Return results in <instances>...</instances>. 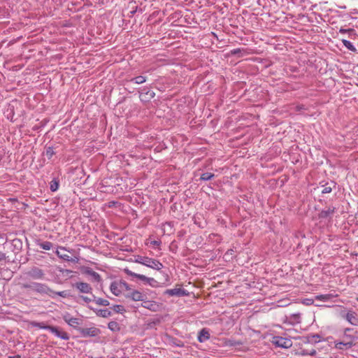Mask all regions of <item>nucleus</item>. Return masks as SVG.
<instances>
[{"label":"nucleus","mask_w":358,"mask_h":358,"mask_svg":"<svg viewBox=\"0 0 358 358\" xmlns=\"http://www.w3.org/2000/svg\"><path fill=\"white\" fill-rule=\"evenodd\" d=\"M33 290L37 293L47 294L50 297H53V295L51 294V289L45 284L34 282Z\"/></svg>","instance_id":"6"},{"label":"nucleus","mask_w":358,"mask_h":358,"mask_svg":"<svg viewBox=\"0 0 358 358\" xmlns=\"http://www.w3.org/2000/svg\"><path fill=\"white\" fill-rule=\"evenodd\" d=\"M59 181L57 178H54L50 183V189L52 192H55L59 188Z\"/></svg>","instance_id":"28"},{"label":"nucleus","mask_w":358,"mask_h":358,"mask_svg":"<svg viewBox=\"0 0 358 358\" xmlns=\"http://www.w3.org/2000/svg\"><path fill=\"white\" fill-rule=\"evenodd\" d=\"M55 154V152H54V148L52 146H49L46 148L45 155L47 156L48 159H50Z\"/></svg>","instance_id":"30"},{"label":"nucleus","mask_w":358,"mask_h":358,"mask_svg":"<svg viewBox=\"0 0 358 358\" xmlns=\"http://www.w3.org/2000/svg\"><path fill=\"white\" fill-rule=\"evenodd\" d=\"M197 336H210V331L207 328H203L199 331Z\"/></svg>","instance_id":"34"},{"label":"nucleus","mask_w":358,"mask_h":358,"mask_svg":"<svg viewBox=\"0 0 358 358\" xmlns=\"http://www.w3.org/2000/svg\"><path fill=\"white\" fill-rule=\"evenodd\" d=\"M314 300L313 299H305L303 300V303L306 306H310L313 304Z\"/></svg>","instance_id":"39"},{"label":"nucleus","mask_w":358,"mask_h":358,"mask_svg":"<svg viewBox=\"0 0 358 358\" xmlns=\"http://www.w3.org/2000/svg\"><path fill=\"white\" fill-rule=\"evenodd\" d=\"M85 273H87V275H90L93 280L96 282H101V275L96 273V271H93L92 268H87L85 271Z\"/></svg>","instance_id":"19"},{"label":"nucleus","mask_w":358,"mask_h":358,"mask_svg":"<svg viewBox=\"0 0 358 358\" xmlns=\"http://www.w3.org/2000/svg\"><path fill=\"white\" fill-rule=\"evenodd\" d=\"M124 271L128 275H130V276H132V277H134V278H138V273H136L130 271L129 268H124Z\"/></svg>","instance_id":"36"},{"label":"nucleus","mask_w":358,"mask_h":358,"mask_svg":"<svg viewBox=\"0 0 358 358\" xmlns=\"http://www.w3.org/2000/svg\"><path fill=\"white\" fill-rule=\"evenodd\" d=\"M124 271L128 275H130V276H132V277H134V278H138V273H136L130 271L129 268H124Z\"/></svg>","instance_id":"37"},{"label":"nucleus","mask_w":358,"mask_h":358,"mask_svg":"<svg viewBox=\"0 0 358 358\" xmlns=\"http://www.w3.org/2000/svg\"><path fill=\"white\" fill-rule=\"evenodd\" d=\"M271 342L276 346L282 348H289L292 345V341L288 337H272Z\"/></svg>","instance_id":"4"},{"label":"nucleus","mask_w":358,"mask_h":358,"mask_svg":"<svg viewBox=\"0 0 358 358\" xmlns=\"http://www.w3.org/2000/svg\"><path fill=\"white\" fill-rule=\"evenodd\" d=\"M323 182H324L322 181L320 183V187L322 188V194H329L332 191L333 189H335L336 187L337 184L334 180H330L325 183Z\"/></svg>","instance_id":"15"},{"label":"nucleus","mask_w":358,"mask_h":358,"mask_svg":"<svg viewBox=\"0 0 358 358\" xmlns=\"http://www.w3.org/2000/svg\"><path fill=\"white\" fill-rule=\"evenodd\" d=\"M338 296V294L329 293L326 294H318L315 296V299L318 301H327L332 298Z\"/></svg>","instance_id":"18"},{"label":"nucleus","mask_w":358,"mask_h":358,"mask_svg":"<svg viewBox=\"0 0 358 358\" xmlns=\"http://www.w3.org/2000/svg\"><path fill=\"white\" fill-rule=\"evenodd\" d=\"M143 265L157 271H160L164 268L163 264L159 260L148 257H146Z\"/></svg>","instance_id":"8"},{"label":"nucleus","mask_w":358,"mask_h":358,"mask_svg":"<svg viewBox=\"0 0 358 358\" xmlns=\"http://www.w3.org/2000/svg\"><path fill=\"white\" fill-rule=\"evenodd\" d=\"M113 309L116 313H122L124 311H125L124 307L122 305H114L113 306Z\"/></svg>","instance_id":"32"},{"label":"nucleus","mask_w":358,"mask_h":358,"mask_svg":"<svg viewBox=\"0 0 358 358\" xmlns=\"http://www.w3.org/2000/svg\"><path fill=\"white\" fill-rule=\"evenodd\" d=\"M285 323L287 324H298L301 323V313H293L289 315H285L284 320Z\"/></svg>","instance_id":"13"},{"label":"nucleus","mask_w":358,"mask_h":358,"mask_svg":"<svg viewBox=\"0 0 358 358\" xmlns=\"http://www.w3.org/2000/svg\"><path fill=\"white\" fill-rule=\"evenodd\" d=\"M146 80H147V78L145 76H138L134 78H132L130 80V82L134 83L135 84L140 85V84L144 83Z\"/></svg>","instance_id":"23"},{"label":"nucleus","mask_w":358,"mask_h":358,"mask_svg":"<svg viewBox=\"0 0 358 358\" xmlns=\"http://www.w3.org/2000/svg\"><path fill=\"white\" fill-rule=\"evenodd\" d=\"M110 289L115 296H118L123 291H130L131 288L126 281L118 280L111 282Z\"/></svg>","instance_id":"2"},{"label":"nucleus","mask_w":358,"mask_h":358,"mask_svg":"<svg viewBox=\"0 0 358 358\" xmlns=\"http://www.w3.org/2000/svg\"><path fill=\"white\" fill-rule=\"evenodd\" d=\"M93 301H94L95 303L98 305L108 306L110 304L109 301L106 299H103L102 298H96L95 296H93Z\"/></svg>","instance_id":"27"},{"label":"nucleus","mask_w":358,"mask_h":358,"mask_svg":"<svg viewBox=\"0 0 358 358\" xmlns=\"http://www.w3.org/2000/svg\"><path fill=\"white\" fill-rule=\"evenodd\" d=\"M146 283L150 285L152 287H157L158 284L157 281L155 280L153 278H149Z\"/></svg>","instance_id":"33"},{"label":"nucleus","mask_w":358,"mask_h":358,"mask_svg":"<svg viewBox=\"0 0 358 358\" xmlns=\"http://www.w3.org/2000/svg\"><path fill=\"white\" fill-rule=\"evenodd\" d=\"M89 308L92 310H93L96 315L98 316V317H108L111 315V311L108 309V308H105V309H98V308H94L91 306H89Z\"/></svg>","instance_id":"16"},{"label":"nucleus","mask_w":358,"mask_h":358,"mask_svg":"<svg viewBox=\"0 0 358 358\" xmlns=\"http://www.w3.org/2000/svg\"><path fill=\"white\" fill-rule=\"evenodd\" d=\"M36 243L37 245L45 250H50L53 245V244L50 241L41 242L39 240L36 241Z\"/></svg>","instance_id":"21"},{"label":"nucleus","mask_w":358,"mask_h":358,"mask_svg":"<svg viewBox=\"0 0 358 358\" xmlns=\"http://www.w3.org/2000/svg\"><path fill=\"white\" fill-rule=\"evenodd\" d=\"M34 327H38L41 329L49 330L51 333L55 334V336H66V333H60L57 329L55 327L49 326L45 324L44 322H32Z\"/></svg>","instance_id":"7"},{"label":"nucleus","mask_w":358,"mask_h":358,"mask_svg":"<svg viewBox=\"0 0 358 358\" xmlns=\"http://www.w3.org/2000/svg\"><path fill=\"white\" fill-rule=\"evenodd\" d=\"M145 301H146V303H144V305H143V306L144 308H148V301H146V300H145Z\"/></svg>","instance_id":"53"},{"label":"nucleus","mask_w":358,"mask_h":358,"mask_svg":"<svg viewBox=\"0 0 358 358\" xmlns=\"http://www.w3.org/2000/svg\"><path fill=\"white\" fill-rule=\"evenodd\" d=\"M169 338L170 339L169 342L170 343H172L173 344H175L177 346H180L181 344L179 343H176L173 340H174V337H169Z\"/></svg>","instance_id":"44"},{"label":"nucleus","mask_w":358,"mask_h":358,"mask_svg":"<svg viewBox=\"0 0 358 358\" xmlns=\"http://www.w3.org/2000/svg\"><path fill=\"white\" fill-rule=\"evenodd\" d=\"M117 202L115 201H111L108 203V207L114 206Z\"/></svg>","instance_id":"48"},{"label":"nucleus","mask_w":358,"mask_h":358,"mask_svg":"<svg viewBox=\"0 0 358 358\" xmlns=\"http://www.w3.org/2000/svg\"><path fill=\"white\" fill-rule=\"evenodd\" d=\"M346 320L353 325L358 324V317L357 315L354 311H348L345 315Z\"/></svg>","instance_id":"17"},{"label":"nucleus","mask_w":358,"mask_h":358,"mask_svg":"<svg viewBox=\"0 0 358 358\" xmlns=\"http://www.w3.org/2000/svg\"><path fill=\"white\" fill-rule=\"evenodd\" d=\"M61 250H63V251H68V252H71L73 250H68L65 247H63V246H59L57 248V250L55 251V254L57 255V257L64 261H66V262H78V259L76 258V259H72L69 255L67 254H64V253H62L61 252Z\"/></svg>","instance_id":"11"},{"label":"nucleus","mask_w":358,"mask_h":358,"mask_svg":"<svg viewBox=\"0 0 358 358\" xmlns=\"http://www.w3.org/2000/svg\"><path fill=\"white\" fill-rule=\"evenodd\" d=\"M276 328H278V329H282L281 327L278 326V325L276 326Z\"/></svg>","instance_id":"56"},{"label":"nucleus","mask_w":358,"mask_h":358,"mask_svg":"<svg viewBox=\"0 0 358 358\" xmlns=\"http://www.w3.org/2000/svg\"><path fill=\"white\" fill-rule=\"evenodd\" d=\"M65 272H66V273H71V270H68V269H66V270L65 271Z\"/></svg>","instance_id":"55"},{"label":"nucleus","mask_w":358,"mask_h":358,"mask_svg":"<svg viewBox=\"0 0 358 358\" xmlns=\"http://www.w3.org/2000/svg\"><path fill=\"white\" fill-rule=\"evenodd\" d=\"M341 41H342V43L343 44V45L349 50H350L352 52L357 51L356 48L354 46V45L350 41L346 40V39H343Z\"/></svg>","instance_id":"24"},{"label":"nucleus","mask_w":358,"mask_h":358,"mask_svg":"<svg viewBox=\"0 0 358 358\" xmlns=\"http://www.w3.org/2000/svg\"><path fill=\"white\" fill-rule=\"evenodd\" d=\"M20 287L22 289H33V286L34 285V282L31 283H20Z\"/></svg>","instance_id":"35"},{"label":"nucleus","mask_w":358,"mask_h":358,"mask_svg":"<svg viewBox=\"0 0 358 358\" xmlns=\"http://www.w3.org/2000/svg\"><path fill=\"white\" fill-rule=\"evenodd\" d=\"M137 278L141 280H142V281H143V282H145L146 283V282L148 281L149 278L145 276V275H144L138 274Z\"/></svg>","instance_id":"41"},{"label":"nucleus","mask_w":358,"mask_h":358,"mask_svg":"<svg viewBox=\"0 0 358 358\" xmlns=\"http://www.w3.org/2000/svg\"><path fill=\"white\" fill-rule=\"evenodd\" d=\"M355 31V29H343L341 28L339 29V32L341 34H346V33H353Z\"/></svg>","instance_id":"38"},{"label":"nucleus","mask_w":358,"mask_h":358,"mask_svg":"<svg viewBox=\"0 0 358 358\" xmlns=\"http://www.w3.org/2000/svg\"><path fill=\"white\" fill-rule=\"evenodd\" d=\"M336 210L334 206H329L327 208L322 209L318 214L319 219L331 218L333 215Z\"/></svg>","instance_id":"12"},{"label":"nucleus","mask_w":358,"mask_h":358,"mask_svg":"<svg viewBox=\"0 0 358 358\" xmlns=\"http://www.w3.org/2000/svg\"><path fill=\"white\" fill-rule=\"evenodd\" d=\"M164 294H167L169 296H187L189 293L187 290L183 288H173L170 289H166L164 291Z\"/></svg>","instance_id":"9"},{"label":"nucleus","mask_w":358,"mask_h":358,"mask_svg":"<svg viewBox=\"0 0 358 358\" xmlns=\"http://www.w3.org/2000/svg\"><path fill=\"white\" fill-rule=\"evenodd\" d=\"M73 287L77 289L80 293L92 294V288L91 285L87 282H77L73 284Z\"/></svg>","instance_id":"10"},{"label":"nucleus","mask_w":358,"mask_h":358,"mask_svg":"<svg viewBox=\"0 0 358 358\" xmlns=\"http://www.w3.org/2000/svg\"><path fill=\"white\" fill-rule=\"evenodd\" d=\"M229 345H234V343H229Z\"/></svg>","instance_id":"58"},{"label":"nucleus","mask_w":358,"mask_h":358,"mask_svg":"<svg viewBox=\"0 0 358 358\" xmlns=\"http://www.w3.org/2000/svg\"><path fill=\"white\" fill-rule=\"evenodd\" d=\"M8 358H20V356L19 355H15V356H9Z\"/></svg>","instance_id":"50"},{"label":"nucleus","mask_w":358,"mask_h":358,"mask_svg":"<svg viewBox=\"0 0 358 358\" xmlns=\"http://www.w3.org/2000/svg\"><path fill=\"white\" fill-rule=\"evenodd\" d=\"M352 345V341H342L336 343V348L341 350H347Z\"/></svg>","instance_id":"20"},{"label":"nucleus","mask_w":358,"mask_h":358,"mask_svg":"<svg viewBox=\"0 0 358 358\" xmlns=\"http://www.w3.org/2000/svg\"><path fill=\"white\" fill-rule=\"evenodd\" d=\"M357 301H358V298H357Z\"/></svg>","instance_id":"59"},{"label":"nucleus","mask_w":358,"mask_h":358,"mask_svg":"<svg viewBox=\"0 0 358 358\" xmlns=\"http://www.w3.org/2000/svg\"><path fill=\"white\" fill-rule=\"evenodd\" d=\"M214 177H215L214 173L206 172V173L201 174V176L200 177V180L208 181V180H211L212 178H213Z\"/></svg>","instance_id":"29"},{"label":"nucleus","mask_w":358,"mask_h":358,"mask_svg":"<svg viewBox=\"0 0 358 358\" xmlns=\"http://www.w3.org/2000/svg\"><path fill=\"white\" fill-rule=\"evenodd\" d=\"M138 92L140 100L144 103L149 102L155 96V93L146 86L143 87Z\"/></svg>","instance_id":"3"},{"label":"nucleus","mask_w":358,"mask_h":358,"mask_svg":"<svg viewBox=\"0 0 358 358\" xmlns=\"http://www.w3.org/2000/svg\"><path fill=\"white\" fill-rule=\"evenodd\" d=\"M137 10H138V6H135V8H133V10L130 11V17H132L137 12Z\"/></svg>","instance_id":"45"},{"label":"nucleus","mask_w":358,"mask_h":358,"mask_svg":"<svg viewBox=\"0 0 358 358\" xmlns=\"http://www.w3.org/2000/svg\"><path fill=\"white\" fill-rule=\"evenodd\" d=\"M6 255L4 252L0 251V262L3 260H6Z\"/></svg>","instance_id":"43"},{"label":"nucleus","mask_w":358,"mask_h":358,"mask_svg":"<svg viewBox=\"0 0 358 358\" xmlns=\"http://www.w3.org/2000/svg\"><path fill=\"white\" fill-rule=\"evenodd\" d=\"M164 276H165V280L166 281H168L169 280V276L167 273H164Z\"/></svg>","instance_id":"52"},{"label":"nucleus","mask_w":358,"mask_h":358,"mask_svg":"<svg viewBox=\"0 0 358 358\" xmlns=\"http://www.w3.org/2000/svg\"><path fill=\"white\" fill-rule=\"evenodd\" d=\"M80 298L86 303H90L91 302L92 300L90 298H88L87 296H80Z\"/></svg>","instance_id":"42"},{"label":"nucleus","mask_w":358,"mask_h":358,"mask_svg":"<svg viewBox=\"0 0 358 358\" xmlns=\"http://www.w3.org/2000/svg\"><path fill=\"white\" fill-rule=\"evenodd\" d=\"M209 337H198V340L199 342H204L206 341Z\"/></svg>","instance_id":"47"},{"label":"nucleus","mask_w":358,"mask_h":358,"mask_svg":"<svg viewBox=\"0 0 358 358\" xmlns=\"http://www.w3.org/2000/svg\"><path fill=\"white\" fill-rule=\"evenodd\" d=\"M161 243L162 242L160 241H151V244H152L154 245H157V246L160 245Z\"/></svg>","instance_id":"46"},{"label":"nucleus","mask_w":358,"mask_h":358,"mask_svg":"<svg viewBox=\"0 0 358 358\" xmlns=\"http://www.w3.org/2000/svg\"><path fill=\"white\" fill-rule=\"evenodd\" d=\"M275 333H277L279 336H285V333H282V332H278V331H275Z\"/></svg>","instance_id":"51"},{"label":"nucleus","mask_w":358,"mask_h":358,"mask_svg":"<svg viewBox=\"0 0 358 358\" xmlns=\"http://www.w3.org/2000/svg\"><path fill=\"white\" fill-rule=\"evenodd\" d=\"M64 321L71 327L76 329L83 336H97L100 330L96 327L81 328L83 320L80 318L73 317L69 314L64 316Z\"/></svg>","instance_id":"1"},{"label":"nucleus","mask_w":358,"mask_h":358,"mask_svg":"<svg viewBox=\"0 0 358 358\" xmlns=\"http://www.w3.org/2000/svg\"><path fill=\"white\" fill-rule=\"evenodd\" d=\"M108 329H110L113 332H116L120 331V324L115 321H111L108 324Z\"/></svg>","instance_id":"25"},{"label":"nucleus","mask_w":358,"mask_h":358,"mask_svg":"<svg viewBox=\"0 0 358 358\" xmlns=\"http://www.w3.org/2000/svg\"><path fill=\"white\" fill-rule=\"evenodd\" d=\"M104 1H105V0H96V3L100 4V5H103L104 4Z\"/></svg>","instance_id":"49"},{"label":"nucleus","mask_w":358,"mask_h":358,"mask_svg":"<svg viewBox=\"0 0 358 358\" xmlns=\"http://www.w3.org/2000/svg\"><path fill=\"white\" fill-rule=\"evenodd\" d=\"M25 274L32 279H42L44 276L43 270L38 267H33L31 270L26 272Z\"/></svg>","instance_id":"14"},{"label":"nucleus","mask_w":358,"mask_h":358,"mask_svg":"<svg viewBox=\"0 0 358 358\" xmlns=\"http://www.w3.org/2000/svg\"><path fill=\"white\" fill-rule=\"evenodd\" d=\"M51 294L53 295L52 298H54L55 296H59L63 298H67L70 296L68 291H66V290L60 291V292H55L51 289Z\"/></svg>","instance_id":"26"},{"label":"nucleus","mask_w":358,"mask_h":358,"mask_svg":"<svg viewBox=\"0 0 358 358\" xmlns=\"http://www.w3.org/2000/svg\"><path fill=\"white\" fill-rule=\"evenodd\" d=\"M62 338H64V339H67L69 337L65 336V337H62Z\"/></svg>","instance_id":"57"},{"label":"nucleus","mask_w":358,"mask_h":358,"mask_svg":"<svg viewBox=\"0 0 358 358\" xmlns=\"http://www.w3.org/2000/svg\"><path fill=\"white\" fill-rule=\"evenodd\" d=\"M13 243L15 247H19L21 248L22 247V242L20 239H17V238H15L13 241Z\"/></svg>","instance_id":"40"},{"label":"nucleus","mask_w":358,"mask_h":358,"mask_svg":"<svg viewBox=\"0 0 358 358\" xmlns=\"http://www.w3.org/2000/svg\"><path fill=\"white\" fill-rule=\"evenodd\" d=\"M231 55H239V57L244 56L248 54V52L244 48H235L231 50Z\"/></svg>","instance_id":"22"},{"label":"nucleus","mask_w":358,"mask_h":358,"mask_svg":"<svg viewBox=\"0 0 358 358\" xmlns=\"http://www.w3.org/2000/svg\"><path fill=\"white\" fill-rule=\"evenodd\" d=\"M125 296L126 298L131 299L134 301H143V303H146V295L138 290L131 289L129 292L125 295Z\"/></svg>","instance_id":"5"},{"label":"nucleus","mask_w":358,"mask_h":358,"mask_svg":"<svg viewBox=\"0 0 358 358\" xmlns=\"http://www.w3.org/2000/svg\"><path fill=\"white\" fill-rule=\"evenodd\" d=\"M1 272L8 273V269H1Z\"/></svg>","instance_id":"54"},{"label":"nucleus","mask_w":358,"mask_h":358,"mask_svg":"<svg viewBox=\"0 0 358 358\" xmlns=\"http://www.w3.org/2000/svg\"><path fill=\"white\" fill-rule=\"evenodd\" d=\"M145 258H146L145 256L137 255V256H135L134 262L136 263H138V264H141L143 265V264L145 262Z\"/></svg>","instance_id":"31"}]
</instances>
